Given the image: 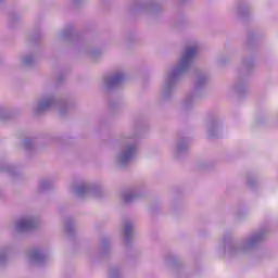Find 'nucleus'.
<instances>
[{
	"mask_svg": "<svg viewBox=\"0 0 278 278\" xmlns=\"http://www.w3.org/2000/svg\"><path fill=\"white\" fill-rule=\"evenodd\" d=\"M121 79H123L122 75H116L115 77H113L111 79V84H118V81H121Z\"/></svg>",
	"mask_w": 278,
	"mask_h": 278,
	"instance_id": "3",
	"label": "nucleus"
},
{
	"mask_svg": "<svg viewBox=\"0 0 278 278\" xmlns=\"http://www.w3.org/2000/svg\"><path fill=\"white\" fill-rule=\"evenodd\" d=\"M33 257H38V254L34 253V254H33Z\"/></svg>",
	"mask_w": 278,
	"mask_h": 278,
	"instance_id": "6",
	"label": "nucleus"
},
{
	"mask_svg": "<svg viewBox=\"0 0 278 278\" xmlns=\"http://www.w3.org/2000/svg\"><path fill=\"white\" fill-rule=\"evenodd\" d=\"M31 226H33V224H31V220H29V219H22L18 223L20 229H29V228H31Z\"/></svg>",
	"mask_w": 278,
	"mask_h": 278,
	"instance_id": "2",
	"label": "nucleus"
},
{
	"mask_svg": "<svg viewBox=\"0 0 278 278\" xmlns=\"http://www.w3.org/2000/svg\"><path fill=\"white\" fill-rule=\"evenodd\" d=\"M197 51H199V49L197 47H190L186 50L185 53V60L186 62H188V60H191V58H194V55H197Z\"/></svg>",
	"mask_w": 278,
	"mask_h": 278,
	"instance_id": "1",
	"label": "nucleus"
},
{
	"mask_svg": "<svg viewBox=\"0 0 278 278\" xmlns=\"http://www.w3.org/2000/svg\"><path fill=\"white\" fill-rule=\"evenodd\" d=\"M129 231H131V228L129 226H126V229H125L126 236H129Z\"/></svg>",
	"mask_w": 278,
	"mask_h": 278,
	"instance_id": "4",
	"label": "nucleus"
},
{
	"mask_svg": "<svg viewBox=\"0 0 278 278\" xmlns=\"http://www.w3.org/2000/svg\"><path fill=\"white\" fill-rule=\"evenodd\" d=\"M131 151H132V150H129V151L125 154V157H129V155H131Z\"/></svg>",
	"mask_w": 278,
	"mask_h": 278,
	"instance_id": "5",
	"label": "nucleus"
}]
</instances>
